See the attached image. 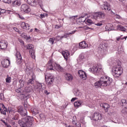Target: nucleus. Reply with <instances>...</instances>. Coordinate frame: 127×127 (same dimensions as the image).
<instances>
[{"label":"nucleus","instance_id":"obj_16","mask_svg":"<svg viewBox=\"0 0 127 127\" xmlns=\"http://www.w3.org/2000/svg\"><path fill=\"white\" fill-rule=\"evenodd\" d=\"M78 75L82 80H86L87 79V74L86 72L83 70H79L78 71Z\"/></svg>","mask_w":127,"mask_h":127},{"label":"nucleus","instance_id":"obj_41","mask_svg":"<svg viewBox=\"0 0 127 127\" xmlns=\"http://www.w3.org/2000/svg\"><path fill=\"white\" fill-rule=\"evenodd\" d=\"M76 116H74L73 117V120L72 121V123L73 124V125H77V123H76V122H75V120H76Z\"/></svg>","mask_w":127,"mask_h":127},{"label":"nucleus","instance_id":"obj_19","mask_svg":"<svg viewBox=\"0 0 127 127\" xmlns=\"http://www.w3.org/2000/svg\"><path fill=\"white\" fill-rule=\"evenodd\" d=\"M79 47L80 49L88 48V44H87L86 42H81L79 44Z\"/></svg>","mask_w":127,"mask_h":127},{"label":"nucleus","instance_id":"obj_46","mask_svg":"<svg viewBox=\"0 0 127 127\" xmlns=\"http://www.w3.org/2000/svg\"><path fill=\"white\" fill-rule=\"evenodd\" d=\"M75 32H77V30L72 31L71 32L68 33V35H70V34H71V35L75 34Z\"/></svg>","mask_w":127,"mask_h":127},{"label":"nucleus","instance_id":"obj_36","mask_svg":"<svg viewBox=\"0 0 127 127\" xmlns=\"http://www.w3.org/2000/svg\"><path fill=\"white\" fill-rule=\"evenodd\" d=\"M105 29L106 31H111L112 30V27H110V24L106 26Z\"/></svg>","mask_w":127,"mask_h":127},{"label":"nucleus","instance_id":"obj_9","mask_svg":"<svg viewBox=\"0 0 127 127\" xmlns=\"http://www.w3.org/2000/svg\"><path fill=\"white\" fill-rule=\"evenodd\" d=\"M18 113L22 116V117H25L27 115V110L25 109H23L22 106H19L18 108Z\"/></svg>","mask_w":127,"mask_h":127},{"label":"nucleus","instance_id":"obj_1","mask_svg":"<svg viewBox=\"0 0 127 127\" xmlns=\"http://www.w3.org/2000/svg\"><path fill=\"white\" fill-rule=\"evenodd\" d=\"M33 118L30 116H26L18 121V124L21 127H30L32 126Z\"/></svg>","mask_w":127,"mask_h":127},{"label":"nucleus","instance_id":"obj_11","mask_svg":"<svg viewBox=\"0 0 127 127\" xmlns=\"http://www.w3.org/2000/svg\"><path fill=\"white\" fill-rule=\"evenodd\" d=\"M105 15L106 14H105L104 12H98L94 14V17L95 18H104Z\"/></svg>","mask_w":127,"mask_h":127},{"label":"nucleus","instance_id":"obj_51","mask_svg":"<svg viewBox=\"0 0 127 127\" xmlns=\"http://www.w3.org/2000/svg\"><path fill=\"white\" fill-rule=\"evenodd\" d=\"M56 39L57 41H59L60 40H61V38L60 36H58L56 37Z\"/></svg>","mask_w":127,"mask_h":127},{"label":"nucleus","instance_id":"obj_38","mask_svg":"<svg viewBox=\"0 0 127 127\" xmlns=\"http://www.w3.org/2000/svg\"><path fill=\"white\" fill-rule=\"evenodd\" d=\"M21 36H22V37H23V38H25V39H29V37H27V35L25 33H23L22 34H21Z\"/></svg>","mask_w":127,"mask_h":127},{"label":"nucleus","instance_id":"obj_61","mask_svg":"<svg viewBox=\"0 0 127 127\" xmlns=\"http://www.w3.org/2000/svg\"><path fill=\"white\" fill-rule=\"evenodd\" d=\"M95 25H97V26H101V25H103V24L101 23H98L96 24Z\"/></svg>","mask_w":127,"mask_h":127},{"label":"nucleus","instance_id":"obj_30","mask_svg":"<svg viewBox=\"0 0 127 127\" xmlns=\"http://www.w3.org/2000/svg\"><path fill=\"white\" fill-rule=\"evenodd\" d=\"M13 5H20L21 4V2L19 0H15L12 2Z\"/></svg>","mask_w":127,"mask_h":127},{"label":"nucleus","instance_id":"obj_53","mask_svg":"<svg viewBox=\"0 0 127 127\" xmlns=\"http://www.w3.org/2000/svg\"><path fill=\"white\" fill-rule=\"evenodd\" d=\"M83 27H84V29H86V30H88L89 29H91V28H90V27H89L87 26H83Z\"/></svg>","mask_w":127,"mask_h":127},{"label":"nucleus","instance_id":"obj_18","mask_svg":"<svg viewBox=\"0 0 127 127\" xmlns=\"http://www.w3.org/2000/svg\"><path fill=\"white\" fill-rule=\"evenodd\" d=\"M101 108H102L104 109L106 113L109 111V109L110 108V105L108 103H101L100 105Z\"/></svg>","mask_w":127,"mask_h":127},{"label":"nucleus","instance_id":"obj_31","mask_svg":"<svg viewBox=\"0 0 127 127\" xmlns=\"http://www.w3.org/2000/svg\"><path fill=\"white\" fill-rule=\"evenodd\" d=\"M74 94L76 97H81V96H82V93H81L79 90L75 91Z\"/></svg>","mask_w":127,"mask_h":127},{"label":"nucleus","instance_id":"obj_34","mask_svg":"<svg viewBox=\"0 0 127 127\" xmlns=\"http://www.w3.org/2000/svg\"><path fill=\"white\" fill-rule=\"evenodd\" d=\"M32 91V88H31V87H27L25 88V91L26 92V93H29V92H31Z\"/></svg>","mask_w":127,"mask_h":127},{"label":"nucleus","instance_id":"obj_42","mask_svg":"<svg viewBox=\"0 0 127 127\" xmlns=\"http://www.w3.org/2000/svg\"><path fill=\"white\" fill-rule=\"evenodd\" d=\"M38 4H39L40 7H41V8H42V7H43V4H42V1L41 0H38Z\"/></svg>","mask_w":127,"mask_h":127},{"label":"nucleus","instance_id":"obj_50","mask_svg":"<svg viewBox=\"0 0 127 127\" xmlns=\"http://www.w3.org/2000/svg\"><path fill=\"white\" fill-rule=\"evenodd\" d=\"M68 19L69 20H75V16L69 17Z\"/></svg>","mask_w":127,"mask_h":127},{"label":"nucleus","instance_id":"obj_48","mask_svg":"<svg viewBox=\"0 0 127 127\" xmlns=\"http://www.w3.org/2000/svg\"><path fill=\"white\" fill-rule=\"evenodd\" d=\"M87 21L88 23H89V24H92V23H93V21L90 19H87Z\"/></svg>","mask_w":127,"mask_h":127},{"label":"nucleus","instance_id":"obj_17","mask_svg":"<svg viewBox=\"0 0 127 127\" xmlns=\"http://www.w3.org/2000/svg\"><path fill=\"white\" fill-rule=\"evenodd\" d=\"M21 27L23 29H25V30H28L30 29V26L27 23H25V22H22L21 23Z\"/></svg>","mask_w":127,"mask_h":127},{"label":"nucleus","instance_id":"obj_35","mask_svg":"<svg viewBox=\"0 0 127 127\" xmlns=\"http://www.w3.org/2000/svg\"><path fill=\"white\" fill-rule=\"evenodd\" d=\"M56 40V39L55 38H50V40H49V42L51 43V44L53 45L54 44V41Z\"/></svg>","mask_w":127,"mask_h":127},{"label":"nucleus","instance_id":"obj_55","mask_svg":"<svg viewBox=\"0 0 127 127\" xmlns=\"http://www.w3.org/2000/svg\"><path fill=\"white\" fill-rule=\"evenodd\" d=\"M60 27H61V26H58L57 25H56L55 26V28H56L57 29H59V28H60Z\"/></svg>","mask_w":127,"mask_h":127},{"label":"nucleus","instance_id":"obj_10","mask_svg":"<svg viewBox=\"0 0 127 127\" xmlns=\"http://www.w3.org/2000/svg\"><path fill=\"white\" fill-rule=\"evenodd\" d=\"M15 56L17 64H21L22 62V58L21 57L20 53H19V52H17Z\"/></svg>","mask_w":127,"mask_h":127},{"label":"nucleus","instance_id":"obj_40","mask_svg":"<svg viewBox=\"0 0 127 127\" xmlns=\"http://www.w3.org/2000/svg\"><path fill=\"white\" fill-rule=\"evenodd\" d=\"M5 12H6V10L0 8V15H1V13H5Z\"/></svg>","mask_w":127,"mask_h":127},{"label":"nucleus","instance_id":"obj_43","mask_svg":"<svg viewBox=\"0 0 127 127\" xmlns=\"http://www.w3.org/2000/svg\"><path fill=\"white\" fill-rule=\"evenodd\" d=\"M33 78L29 79L28 81V85H29V84H33Z\"/></svg>","mask_w":127,"mask_h":127},{"label":"nucleus","instance_id":"obj_47","mask_svg":"<svg viewBox=\"0 0 127 127\" xmlns=\"http://www.w3.org/2000/svg\"><path fill=\"white\" fill-rule=\"evenodd\" d=\"M18 17L19 18H20V19H22V20H24L25 18L22 16V15H20V14L18 15Z\"/></svg>","mask_w":127,"mask_h":127},{"label":"nucleus","instance_id":"obj_12","mask_svg":"<svg viewBox=\"0 0 127 127\" xmlns=\"http://www.w3.org/2000/svg\"><path fill=\"white\" fill-rule=\"evenodd\" d=\"M6 48H7V42L5 40H1V41H0V49L5 50Z\"/></svg>","mask_w":127,"mask_h":127},{"label":"nucleus","instance_id":"obj_32","mask_svg":"<svg viewBox=\"0 0 127 127\" xmlns=\"http://www.w3.org/2000/svg\"><path fill=\"white\" fill-rule=\"evenodd\" d=\"M94 86L96 87V88L101 87V86H102V82H101L100 81H97L94 83Z\"/></svg>","mask_w":127,"mask_h":127},{"label":"nucleus","instance_id":"obj_63","mask_svg":"<svg viewBox=\"0 0 127 127\" xmlns=\"http://www.w3.org/2000/svg\"><path fill=\"white\" fill-rule=\"evenodd\" d=\"M41 17H42V18H43L45 17V14H41Z\"/></svg>","mask_w":127,"mask_h":127},{"label":"nucleus","instance_id":"obj_7","mask_svg":"<svg viewBox=\"0 0 127 127\" xmlns=\"http://www.w3.org/2000/svg\"><path fill=\"white\" fill-rule=\"evenodd\" d=\"M20 10L22 12H25V13H28L30 11H31L30 7L27 4H22L21 5Z\"/></svg>","mask_w":127,"mask_h":127},{"label":"nucleus","instance_id":"obj_54","mask_svg":"<svg viewBox=\"0 0 127 127\" xmlns=\"http://www.w3.org/2000/svg\"><path fill=\"white\" fill-rule=\"evenodd\" d=\"M64 36V38H67L69 36V34H68V33H65Z\"/></svg>","mask_w":127,"mask_h":127},{"label":"nucleus","instance_id":"obj_13","mask_svg":"<svg viewBox=\"0 0 127 127\" xmlns=\"http://www.w3.org/2000/svg\"><path fill=\"white\" fill-rule=\"evenodd\" d=\"M1 64L4 68H7L10 65V61L8 59H4L1 61Z\"/></svg>","mask_w":127,"mask_h":127},{"label":"nucleus","instance_id":"obj_14","mask_svg":"<svg viewBox=\"0 0 127 127\" xmlns=\"http://www.w3.org/2000/svg\"><path fill=\"white\" fill-rule=\"evenodd\" d=\"M53 61L52 60H50L47 64V70H54V64H53Z\"/></svg>","mask_w":127,"mask_h":127},{"label":"nucleus","instance_id":"obj_4","mask_svg":"<svg viewBox=\"0 0 127 127\" xmlns=\"http://www.w3.org/2000/svg\"><path fill=\"white\" fill-rule=\"evenodd\" d=\"M108 48V44L104 43L103 45L100 44L98 47V53L101 56L106 54V49Z\"/></svg>","mask_w":127,"mask_h":127},{"label":"nucleus","instance_id":"obj_2","mask_svg":"<svg viewBox=\"0 0 127 127\" xmlns=\"http://www.w3.org/2000/svg\"><path fill=\"white\" fill-rule=\"evenodd\" d=\"M115 66L112 69V74L115 78H118L123 74V67L118 64H113Z\"/></svg>","mask_w":127,"mask_h":127},{"label":"nucleus","instance_id":"obj_27","mask_svg":"<svg viewBox=\"0 0 127 127\" xmlns=\"http://www.w3.org/2000/svg\"><path fill=\"white\" fill-rule=\"evenodd\" d=\"M25 48L26 50H32L34 48V46L32 44H28L25 46Z\"/></svg>","mask_w":127,"mask_h":127},{"label":"nucleus","instance_id":"obj_49","mask_svg":"<svg viewBox=\"0 0 127 127\" xmlns=\"http://www.w3.org/2000/svg\"><path fill=\"white\" fill-rule=\"evenodd\" d=\"M16 92L17 93H21V88H19L17 89H16Z\"/></svg>","mask_w":127,"mask_h":127},{"label":"nucleus","instance_id":"obj_6","mask_svg":"<svg viewBox=\"0 0 127 127\" xmlns=\"http://www.w3.org/2000/svg\"><path fill=\"white\" fill-rule=\"evenodd\" d=\"M90 118L91 120H93L95 122H98V121H101L102 119V114L98 112H94V114L91 115Z\"/></svg>","mask_w":127,"mask_h":127},{"label":"nucleus","instance_id":"obj_22","mask_svg":"<svg viewBox=\"0 0 127 127\" xmlns=\"http://www.w3.org/2000/svg\"><path fill=\"white\" fill-rule=\"evenodd\" d=\"M27 2L31 6H36L37 1L35 0H27Z\"/></svg>","mask_w":127,"mask_h":127},{"label":"nucleus","instance_id":"obj_23","mask_svg":"<svg viewBox=\"0 0 127 127\" xmlns=\"http://www.w3.org/2000/svg\"><path fill=\"white\" fill-rule=\"evenodd\" d=\"M65 78L67 81H72L73 80V76L70 73H66Z\"/></svg>","mask_w":127,"mask_h":127},{"label":"nucleus","instance_id":"obj_39","mask_svg":"<svg viewBox=\"0 0 127 127\" xmlns=\"http://www.w3.org/2000/svg\"><path fill=\"white\" fill-rule=\"evenodd\" d=\"M122 113L124 115H127V107H125L122 111Z\"/></svg>","mask_w":127,"mask_h":127},{"label":"nucleus","instance_id":"obj_60","mask_svg":"<svg viewBox=\"0 0 127 127\" xmlns=\"http://www.w3.org/2000/svg\"><path fill=\"white\" fill-rule=\"evenodd\" d=\"M79 58H80V59H81V60L84 59V56L82 55H80Z\"/></svg>","mask_w":127,"mask_h":127},{"label":"nucleus","instance_id":"obj_52","mask_svg":"<svg viewBox=\"0 0 127 127\" xmlns=\"http://www.w3.org/2000/svg\"><path fill=\"white\" fill-rule=\"evenodd\" d=\"M115 18H118V19H120L121 18V16L118 14L115 15Z\"/></svg>","mask_w":127,"mask_h":127},{"label":"nucleus","instance_id":"obj_29","mask_svg":"<svg viewBox=\"0 0 127 127\" xmlns=\"http://www.w3.org/2000/svg\"><path fill=\"white\" fill-rule=\"evenodd\" d=\"M56 66L55 67V69H57V70L59 71V72H62L63 71V67L62 66H60V64H56Z\"/></svg>","mask_w":127,"mask_h":127},{"label":"nucleus","instance_id":"obj_44","mask_svg":"<svg viewBox=\"0 0 127 127\" xmlns=\"http://www.w3.org/2000/svg\"><path fill=\"white\" fill-rule=\"evenodd\" d=\"M3 2L5 3H10L11 0H3Z\"/></svg>","mask_w":127,"mask_h":127},{"label":"nucleus","instance_id":"obj_56","mask_svg":"<svg viewBox=\"0 0 127 127\" xmlns=\"http://www.w3.org/2000/svg\"><path fill=\"white\" fill-rule=\"evenodd\" d=\"M122 36H123V35H122L121 36V40H126L127 37H124L122 38Z\"/></svg>","mask_w":127,"mask_h":127},{"label":"nucleus","instance_id":"obj_15","mask_svg":"<svg viewBox=\"0 0 127 127\" xmlns=\"http://www.w3.org/2000/svg\"><path fill=\"white\" fill-rule=\"evenodd\" d=\"M117 29H119V30H121V31H125L126 32H127V26H125V27L118 25L116 28L114 29H112V30H117Z\"/></svg>","mask_w":127,"mask_h":127},{"label":"nucleus","instance_id":"obj_45","mask_svg":"<svg viewBox=\"0 0 127 127\" xmlns=\"http://www.w3.org/2000/svg\"><path fill=\"white\" fill-rule=\"evenodd\" d=\"M26 73H27V74H30V73H31V70H30L29 68H27L26 69Z\"/></svg>","mask_w":127,"mask_h":127},{"label":"nucleus","instance_id":"obj_8","mask_svg":"<svg viewBox=\"0 0 127 127\" xmlns=\"http://www.w3.org/2000/svg\"><path fill=\"white\" fill-rule=\"evenodd\" d=\"M89 71L93 73V74H96L100 73V72H103V69H102L101 67H99L98 65H94L92 68H89Z\"/></svg>","mask_w":127,"mask_h":127},{"label":"nucleus","instance_id":"obj_28","mask_svg":"<svg viewBox=\"0 0 127 127\" xmlns=\"http://www.w3.org/2000/svg\"><path fill=\"white\" fill-rule=\"evenodd\" d=\"M102 9H105V10L110 11V10H111V6L109 4H105L102 7Z\"/></svg>","mask_w":127,"mask_h":127},{"label":"nucleus","instance_id":"obj_33","mask_svg":"<svg viewBox=\"0 0 127 127\" xmlns=\"http://www.w3.org/2000/svg\"><path fill=\"white\" fill-rule=\"evenodd\" d=\"M121 103H122V106H124V107L127 106V101L126 100V99H122L121 100Z\"/></svg>","mask_w":127,"mask_h":127},{"label":"nucleus","instance_id":"obj_59","mask_svg":"<svg viewBox=\"0 0 127 127\" xmlns=\"http://www.w3.org/2000/svg\"><path fill=\"white\" fill-rule=\"evenodd\" d=\"M13 120H14L15 121L18 120V116L14 117L13 118Z\"/></svg>","mask_w":127,"mask_h":127},{"label":"nucleus","instance_id":"obj_57","mask_svg":"<svg viewBox=\"0 0 127 127\" xmlns=\"http://www.w3.org/2000/svg\"><path fill=\"white\" fill-rule=\"evenodd\" d=\"M13 29L15 30V31H16V32H18V31H19V30H18V29H17L16 27H14Z\"/></svg>","mask_w":127,"mask_h":127},{"label":"nucleus","instance_id":"obj_37","mask_svg":"<svg viewBox=\"0 0 127 127\" xmlns=\"http://www.w3.org/2000/svg\"><path fill=\"white\" fill-rule=\"evenodd\" d=\"M6 83H10L11 82V77L8 75L7 76V78L5 79Z\"/></svg>","mask_w":127,"mask_h":127},{"label":"nucleus","instance_id":"obj_62","mask_svg":"<svg viewBox=\"0 0 127 127\" xmlns=\"http://www.w3.org/2000/svg\"><path fill=\"white\" fill-rule=\"evenodd\" d=\"M77 98L76 97H74V98H73L71 100V102H74V101H75V100H77Z\"/></svg>","mask_w":127,"mask_h":127},{"label":"nucleus","instance_id":"obj_3","mask_svg":"<svg viewBox=\"0 0 127 127\" xmlns=\"http://www.w3.org/2000/svg\"><path fill=\"white\" fill-rule=\"evenodd\" d=\"M100 81L101 83V85L103 87H107V86H110L111 85V81H110V77L108 76H103L100 78Z\"/></svg>","mask_w":127,"mask_h":127},{"label":"nucleus","instance_id":"obj_25","mask_svg":"<svg viewBox=\"0 0 127 127\" xmlns=\"http://www.w3.org/2000/svg\"><path fill=\"white\" fill-rule=\"evenodd\" d=\"M31 111L32 112L33 115H34V116H35L36 115H37V114H38L39 112L38 111V110H37V108H35V107H33L31 109Z\"/></svg>","mask_w":127,"mask_h":127},{"label":"nucleus","instance_id":"obj_58","mask_svg":"<svg viewBox=\"0 0 127 127\" xmlns=\"http://www.w3.org/2000/svg\"><path fill=\"white\" fill-rule=\"evenodd\" d=\"M1 121L2 122V123H3V124L5 125V126L7 125V123H6L4 120H1Z\"/></svg>","mask_w":127,"mask_h":127},{"label":"nucleus","instance_id":"obj_26","mask_svg":"<svg viewBox=\"0 0 127 127\" xmlns=\"http://www.w3.org/2000/svg\"><path fill=\"white\" fill-rule=\"evenodd\" d=\"M35 51L33 50H30L29 54L33 59H35Z\"/></svg>","mask_w":127,"mask_h":127},{"label":"nucleus","instance_id":"obj_64","mask_svg":"<svg viewBox=\"0 0 127 127\" xmlns=\"http://www.w3.org/2000/svg\"><path fill=\"white\" fill-rule=\"evenodd\" d=\"M117 41H120V40H121V37H119L117 38Z\"/></svg>","mask_w":127,"mask_h":127},{"label":"nucleus","instance_id":"obj_24","mask_svg":"<svg viewBox=\"0 0 127 127\" xmlns=\"http://www.w3.org/2000/svg\"><path fill=\"white\" fill-rule=\"evenodd\" d=\"M82 104H83V101L81 100H78L74 103V106L75 108H79V107L81 106V105H82Z\"/></svg>","mask_w":127,"mask_h":127},{"label":"nucleus","instance_id":"obj_21","mask_svg":"<svg viewBox=\"0 0 127 127\" xmlns=\"http://www.w3.org/2000/svg\"><path fill=\"white\" fill-rule=\"evenodd\" d=\"M2 109H1V108L0 107V112L2 115H4V116H5V115H6V112H7V109L5 108V107L4 106V105H2Z\"/></svg>","mask_w":127,"mask_h":127},{"label":"nucleus","instance_id":"obj_5","mask_svg":"<svg viewBox=\"0 0 127 127\" xmlns=\"http://www.w3.org/2000/svg\"><path fill=\"white\" fill-rule=\"evenodd\" d=\"M45 75L47 85L51 86L54 82V77L49 73H46Z\"/></svg>","mask_w":127,"mask_h":127},{"label":"nucleus","instance_id":"obj_20","mask_svg":"<svg viewBox=\"0 0 127 127\" xmlns=\"http://www.w3.org/2000/svg\"><path fill=\"white\" fill-rule=\"evenodd\" d=\"M62 55L64 56L65 60L67 61L68 60V58L70 57V54L68 51H65L64 52H62Z\"/></svg>","mask_w":127,"mask_h":127}]
</instances>
